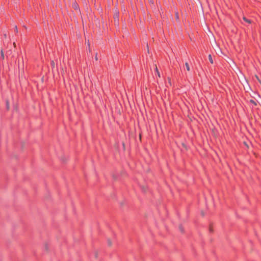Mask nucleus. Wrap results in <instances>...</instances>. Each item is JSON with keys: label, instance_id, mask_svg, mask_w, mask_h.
<instances>
[{"label": "nucleus", "instance_id": "1", "mask_svg": "<svg viewBox=\"0 0 261 261\" xmlns=\"http://www.w3.org/2000/svg\"><path fill=\"white\" fill-rule=\"evenodd\" d=\"M118 15L117 14H115L114 15V19H115V23H118Z\"/></svg>", "mask_w": 261, "mask_h": 261}, {"label": "nucleus", "instance_id": "2", "mask_svg": "<svg viewBox=\"0 0 261 261\" xmlns=\"http://www.w3.org/2000/svg\"><path fill=\"white\" fill-rule=\"evenodd\" d=\"M155 71H156V73H157L158 76L159 77H161L160 73V72H159V70H158V69L157 66H156V65H155Z\"/></svg>", "mask_w": 261, "mask_h": 261}, {"label": "nucleus", "instance_id": "3", "mask_svg": "<svg viewBox=\"0 0 261 261\" xmlns=\"http://www.w3.org/2000/svg\"><path fill=\"white\" fill-rule=\"evenodd\" d=\"M185 66H186L187 71H189L190 70V68L188 62H186L185 63Z\"/></svg>", "mask_w": 261, "mask_h": 261}, {"label": "nucleus", "instance_id": "4", "mask_svg": "<svg viewBox=\"0 0 261 261\" xmlns=\"http://www.w3.org/2000/svg\"><path fill=\"white\" fill-rule=\"evenodd\" d=\"M208 60L210 61V62H211V64H213V60L212 59V57L211 55H208Z\"/></svg>", "mask_w": 261, "mask_h": 261}, {"label": "nucleus", "instance_id": "5", "mask_svg": "<svg viewBox=\"0 0 261 261\" xmlns=\"http://www.w3.org/2000/svg\"><path fill=\"white\" fill-rule=\"evenodd\" d=\"M243 19L246 22L249 23H251V21L250 20L247 19L246 17H244Z\"/></svg>", "mask_w": 261, "mask_h": 261}, {"label": "nucleus", "instance_id": "6", "mask_svg": "<svg viewBox=\"0 0 261 261\" xmlns=\"http://www.w3.org/2000/svg\"><path fill=\"white\" fill-rule=\"evenodd\" d=\"M6 106H7V109L8 110H9L10 108V106H9V103L8 101H7V102H6Z\"/></svg>", "mask_w": 261, "mask_h": 261}, {"label": "nucleus", "instance_id": "7", "mask_svg": "<svg viewBox=\"0 0 261 261\" xmlns=\"http://www.w3.org/2000/svg\"><path fill=\"white\" fill-rule=\"evenodd\" d=\"M1 56L2 58L4 59V54L3 50H1Z\"/></svg>", "mask_w": 261, "mask_h": 261}, {"label": "nucleus", "instance_id": "8", "mask_svg": "<svg viewBox=\"0 0 261 261\" xmlns=\"http://www.w3.org/2000/svg\"><path fill=\"white\" fill-rule=\"evenodd\" d=\"M250 102L254 105H256V103L253 100H250Z\"/></svg>", "mask_w": 261, "mask_h": 261}, {"label": "nucleus", "instance_id": "9", "mask_svg": "<svg viewBox=\"0 0 261 261\" xmlns=\"http://www.w3.org/2000/svg\"><path fill=\"white\" fill-rule=\"evenodd\" d=\"M168 83L170 84V85H171V82L170 78L168 77Z\"/></svg>", "mask_w": 261, "mask_h": 261}, {"label": "nucleus", "instance_id": "10", "mask_svg": "<svg viewBox=\"0 0 261 261\" xmlns=\"http://www.w3.org/2000/svg\"><path fill=\"white\" fill-rule=\"evenodd\" d=\"M95 258H97L98 257V252L97 251L95 252Z\"/></svg>", "mask_w": 261, "mask_h": 261}, {"label": "nucleus", "instance_id": "11", "mask_svg": "<svg viewBox=\"0 0 261 261\" xmlns=\"http://www.w3.org/2000/svg\"><path fill=\"white\" fill-rule=\"evenodd\" d=\"M112 242L110 240H109L108 241V244H109V245L111 246L112 245Z\"/></svg>", "mask_w": 261, "mask_h": 261}, {"label": "nucleus", "instance_id": "12", "mask_svg": "<svg viewBox=\"0 0 261 261\" xmlns=\"http://www.w3.org/2000/svg\"><path fill=\"white\" fill-rule=\"evenodd\" d=\"M51 66L54 67H55V62L53 61L51 63Z\"/></svg>", "mask_w": 261, "mask_h": 261}, {"label": "nucleus", "instance_id": "13", "mask_svg": "<svg viewBox=\"0 0 261 261\" xmlns=\"http://www.w3.org/2000/svg\"><path fill=\"white\" fill-rule=\"evenodd\" d=\"M255 77L256 79L258 80V81L260 83V81L259 80V79L258 78V77L257 76V75H255Z\"/></svg>", "mask_w": 261, "mask_h": 261}, {"label": "nucleus", "instance_id": "14", "mask_svg": "<svg viewBox=\"0 0 261 261\" xmlns=\"http://www.w3.org/2000/svg\"><path fill=\"white\" fill-rule=\"evenodd\" d=\"M201 215H202V216H204V212H203V211H202V212H201Z\"/></svg>", "mask_w": 261, "mask_h": 261}, {"label": "nucleus", "instance_id": "15", "mask_svg": "<svg viewBox=\"0 0 261 261\" xmlns=\"http://www.w3.org/2000/svg\"><path fill=\"white\" fill-rule=\"evenodd\" d=\"M182 146H183L184 147L186 148V145H185V144L184 143H182Z\"/></svg>", "mask_w": 261, "mask_h": 261}, {"label": "nucleus", "instance_id": "16", "mask_svg": "<svg viewBox=\"0 0 261 261\" xmlns=\"http://www.w3.org/2000/svg\"><path fill=\"white\" fill-rule=\"evenodd\" d=\"M176 19H178V16L177 14H176Z\"/></svg>", "mask_w": 261, "mask_h": 261}, {"label": "nucleus", "instance_id": "17", "mask_svg": "<svg viewBox=\"0 0 261 261\" xmlns=\"http://www.w3.org/2000/svg\"><path fill=\"white\" fill-rule=\"evenodd\" d=\"M95 60H97L98 58H97V55H96V56H95Z\"/></svg>", "mask_w": 261, "mask_h": 261}, {"label": "nucleus", "instance_id": "18", "mask_svg": "<svg viewBox=\"0 0 261 261\" xmlns=\"http://www.w3.org/2000/svg\"><path fill=\"white\" fill-rule=\"evenodd\" d=\"M15 30L16 31H17V27H15Z\"/></svg>", "mask_w": 261, "mask_h": 261}, {"label": "nucleus", "instance_id": "19", "mask_svg": "<svg viewBox=\"0 0 261 261\" xmlns=\"http://www.w3.org/2000/svg\"><path fill=\"white\" fill-rule=\"evenodd\" d=\"M74 7H75V8H77V7L75 5H74Z\"/></svg>", "mask_w": 261, "mask_h": 261}, {"label": "nucleus", "instance_id": "20", "mask_svg": "<svg viewBox=\"0 0 261 261\" xmlns=\"http://www.w3.org/2000/svg\"><path fill=\"white\" fill-rule=\"evenodd\" d=\"M13 45H14V46H15V42L13 43Z\"/></svg>", "mask_w": 261, "mask_h": 261}, {"label": "nucleus", "instance_id": "21", "mask_svg": "<svg viewBox=\"0 0 261 261\" xmlns=\"http://www.w3.org/2000/svg\"><path fill=\"white\" fill-rule=\"evenodd\" d=\"M4 37H6V34H5Z\"/></svg>", "mask_w": 261, "mask_h": 261}]
</instances>
